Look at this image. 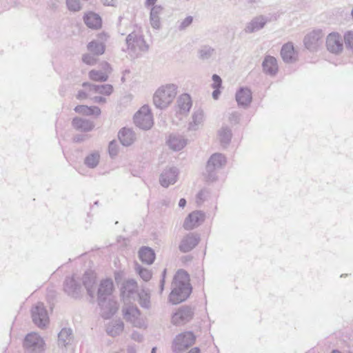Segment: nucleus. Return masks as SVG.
I'll list each match as a JSON object with an SVG mask.
<instances>
[{
  "instance_id": "nucleus-26",
  "label": "nucleus",
  "mask_w": 353,
  "mask_h": 353,
  "mask_svg": "<svg viewBox=\"0 0 353 353\" xmlns=\"http://www.w3.org/2000/svg\"><path fill=\"white\" fill-rule=\"evenodd\" d=\"M164 8L162 6H156L150 8V22L151 26L156 30L161 28L160 15L163 13Z\"/></svg>"
},
{
  "instance_id": "nucleus-44",
  "label": "nucleus",
  "mask_w": 353,
  "mask_h": 353,
  "mask_svg": "<svg viewBox=\"0 0 353 353\" xmlns=\"http://www.w3.org/2000/svg\"><path fill=\"white\" fill-rule=\"evenodd\" d=\"M108 151H109L110 156L111 157H114L117 155L119 149H118V145H117V143L116 141L113 140L110 142L109 145H108Z\"/></svg>"
},
{
  "instance_id": "nucleus-29",
  "label": "nucleus",
  "mask_w": 353,
  "mask_h": 353,
  "mask_svg": "<svg viewBox=\"0 0 353 353\" xmlns=\"http://www.w3.org/2000/svg\"><path fill=\"white\" fill-rule=\"evenodd\" d=\"M82 86L84 88L88 87L90 91L108 96L111 94L113 91V87L110 84L95 85L88 82H84L82 84Z\"/></svg>"
},
{
  "instance_id": "nucleus-15",
  "label": "nucleus",
  "mask_w": 353,
  "mask_h": 353,
  "mask_svg": "<svg viewBox=\"0 0 353 353\" xmlns=\"http://www.w3.org/2000/svg\"><path fill=\"white\" fill-rule=\"evenodd\" d=\"M326 47L329 52L339 54L343 50V41L339 33L332 32L326 39Z\"/></svg>"
},
{
  "instance_id": "nucleus-38",
  "label": "nucleus",
  "mask_w": 353,
  "mask_h": 353,
  "mask_svg": "<svg viewBox=\"0 0 353 353\" xmlns=\"http://www.w3.org/2000/svg\"><path fill=\"white\" fill-rule=\"evenodd\" d=\"M137 295L139 296V303L140 305L142 307L149 308L150 307V293L145 290H141Z\"/></svg>"
},
{
  "instance_id": "nucleus-40",
  "label": "nucleus",
  "mask_w": 353,
  "mask_h": 353,
  "mask_svg": "<svg viewBox=\"0 0 353 353\" xmlns=\"http://www.w3.org/2000/svg\"><path fill=\"white\" fill-rule=\"evenodd\" d=\"M136 271L139 274L140 277L145 281H149L152 277L151 272L149 270L143 268L140 265L137 264Z\"/></svg>"
},
{
  "instance_id": "nucleus-59",
  "label": "nucleus",
  "mask_w": 353,
  "mask_h": 353,
  "mask_svg": "<svg viewBox=\"0 0 353 353\" xmlns=\"http://www.w3.org/2000/svg\"><path fill=\"white\" fill-rule=\"evenodd\" d=\"M84 140V136L83 135H77L74 137V141L75 142H81Z\"/></svg>"
},
{
  "instance_id": "nucleus-48",
  "label": "nucleus",
  "mask_w": 353,
  "mask_h": 353,
  "mask_svg": "<svg viewBox=\"0 0 353 353\" xmlns=\"http://www.w3.org/2000/svg\"><path fill=\"white\" fill-rule=\"evenodd\" d=\"M196 244H180L179 250L182 252H188L191 251Z\"/></svg>"
},
{
  "instance_id": "nucleus-10",
  "label": "nucleus",
  "mask_w": 353,
  "mask_h": 353,
  "mask_svg": "<svg viewBox=\"0 0 353 353\" xmlns=\"http://www.w3.org/2000/svg\"><path fill=\"white\" fill-rule=\"evenodd\" d=\"M125 41L128 49L131 50L134 52H136L137 50L144 52L148 50V45L143 37L137 34L135 32L129 34Z\"/></svg>"
},
{
  "instance_id": "nucleus-2",
  "label": "nucleus",
  "mask_w": 353,
  "mask_h": 353,
  "mask_svg": "<svg viewBox=\"0 0 353 353\" xmlns=\"http://www.w3.org/2000/svg\"><path fill=\"white\" fill-rule=\"evenodd\" d=\"M172 290L169 296L170 301L174 305L185 301L192 292L190 276L184 270H179L172 283Z\"/></svg>"
},
{
  "instance_id": "nucleus-11",
  "label": "nucleus",
  "mask_w": 353,
  "mask_h": 353,
  "mask_svg": "<svg viewBox=\"0 0 353 353\" xmlns=\"http://www.w3.org/2000/svg\"><path fill=\"white\" fill-rule=\"evenodd\" d=\"M194 316V310L190 306H182L172 315V322L174 325H183L189 322Z\"/></svg>"
},
{
  "instance_id": "nucleus-12",
  "label": "nucleus",
  "mask_w": 353,
  "mask_h": 353,
  "mask_svg": "<svg viewBox=\"0 0 353 353\" xmlns=\"http://www.w3.org/2000/svg\"><path fill=\"white\" fill-rule=\"evenodd\" d=\"M179 170L176 167L165 168L159 176V183L163 188L174 184L179 176Z\"/></svg>"
},
{
  "instance_id": "nucleus-62",
  "label": "nucleus",
  "mask_w": 353,
  "mask_h": 353,
  "mask_svg": "<svg viewBox=\"0 0 353 353\" xmlns=\"http://www.w3.org/2000/svg\"><path fill=\"white\" fill-rule=\"evenodd\" d=\"M156 350H157V347H152V349L151 350V353H156Z\"/></svg>"
},
{
  "instance_id": "nucleus-39",
  "label": "nucleus",
  "mask_w": 353,
  "mask_h": 353,
  "mask_svg": "<svg viewBox=\"0 0 353 353\" xmlns=\"http://www.w3.org/2000/svg\"><path fill=\"white\" fill-rule=\"evenodd\" d=\"M214 49L209 46H203L198 51L199 58L201 60L209 59L214 54Z\"/></svg>"
},
{
  "instance_id": "nucleus-23",
  "label": "nucleus",
  "mask_w": 353,
  "mask_h": 353,
  "mask_svg": "<svg viewBox=\"0 0 353 353\" xmlns=\"http://www.w3.org/2000/svg\"><path fill=\"white\" fill-rule=\"evenodd\" d=\"M85 24L91 29L97 30L102 26V19L99 14L94 12L85 13L83 17Z\"/></svg>"
},
{
  "instance_id": "nucleus-41",
  "label": "nucleus",
  "mask_w": 353,
  "mask_h": 353,
  "mask_svg": "<svg viewBox=\"0 0 353 353\" xmlns=\"http://www.w3.org/2000/svg\"><path fill=\"white\" fill-rule=\"evenodd\" d=\"M65 3L68 9L71 12H78L82 8L79 0H66Z\"/></svg>"
},
{
  "instance_id": "nucleus-22",
  "label": "nucleus",
  "mask_w": 353,
  "mask_h": 353,
  "mask_svg": "<svg viewBox=\"0 0 353 353\" xmlns=\"http://www.w3.org/2000/svg\"><path fill=\"white\" fill-rule=\"evenodd\" d=\"M263 71L268 75L275 76L278 72V64L275 57L267 55L262 63Z\"/></svg>"
},
{
  "instance_id": "nucleus-64",
  "label": "nucleus",
  "mask_w": 353,
  "mask_h": 353,
  "mask_svg": "<svg viewBox=\"0 0 353 353\" xmlns=\"http://www.w3.org/2000/svg\"><path fill=\"white\" fill-rule=\"evenodd\" d=\"M249 1H250V3H252V2H254V1H255V0H249Z\"/></svg>"
},
{
  "instance_id": "nucleus-45",
  "label": "nucleus",
  "mask_w": 353,
  "mask_h": 353,
  "mask_svg": "<svg viewBox=\"0 0 353 353\" xmlns=\"http://www.w3.org/2000/svg\"><path fill=\"white\" fill-rule=\"evenodd\" d=\"M101 110L97 106H88L87 105V110H85V115L86 116H99L101 114Z\"/></svg>"
},
{
  "instance_id": "nucleus-32",
  "label": "nucleus",
  "mask_w": 353,
  "mask_h": 353,
  "mask_svg": "<svg viewBox=\"0 0 353 353\" xmlns=\"http://www.w3.org/2000/svg\"><path fill=\"white\" fill-rule=\"evenodd\" d=\"M72 341V331L70 328H63L58 335V345L65 347Z\"/></svg>"
},
{
  "instance_id": "nucleus-47",
  "label": "nucleus",
  "mask_w": 353,
  "mask_h": 353,
  "mask_svg": "<svg viewBox=\"0 0 353 353\" xmlns=\"http://www.w3.org/2000/svg\"><path fill=\"white\" fill-rule=\"evenodd\" d=\"M212 79L213 81V83L212 84V88H220L222 84V80L221 77L218 74H214L212 75Z\"/></svg>"
},
{
  "instance_id": "nucleus-19",
  "label": "nucleus",
  "mask_w": 353,
  "mask_h": 353,
  "mask_svg": "<svg viewBox=\"0 0 353 353\" xmlns=\"http://www.w3.org/2000/svg\"><path fill=\"white\" fill-rule=\"evenodd\" d=\"M81 285L73 277H67L64 281V291L70 296L77 298L81 294Z\"/></svg>"
},
{
  "instance_id": "nucleus-42",
  "label": "nucleus",
  "mask_w": 353,
  "mask_h": 353,
  "mask_svg": "<svg viewBox=\"0 0 353 353\" xmlns=\"http://www.w3.org/2000/svg\"><path fill=\"white\" fill-rule=\"evenodd\" d=\"M201 241V239L198 233L190 232L183 237L181 243H199Z\"/></svg>"
},
{
  "instance_id": "nucleus-36",
  "label": "nucleus",
  "mask_w": 353,
  "mask_h": 353,
  "mask_svg": "<svg viewBox=\"0 0 353 353\" xmlns=\"http://www.w3.org/2000/svg\"><path fill=\"white\" fill-rule=\"evenodd\" d=\"M203 119V110L200 109L196 110L192 114V121H191L189 123L188 130H196L198 129L199 125H200L202 123Z\"/></svg>"
},
{
  "instance_id": "nucleus-24",
  "label": "nucleus",
  "mask_w": 353,
  "mask_h": 353,
  "mask_svg": "<svg viewBox=\"0 0 353 353\" xmlns=\"http://www.w3.org/2000/svg\"><path fill=\"white\" fill-rule=\"evenodd\" d=\"M102 65L104 72L95 70H92L90 71L89 77L90 79L101 82L106 81L108 80V74L110 73L112 70L110 65L107 62H104L103 63Z\"/></svg>"
},
{
  "instance_id": "nucleus-53",
  "label": "nucleus",
  "mask_w": 353,
  "mask_h": 353,
  "mask_svg": "<svg viewBox=\"0 0 353 353\" xmlns=\"http://www.w3.org/2000/svg\"><path fill=\"white\" fill-rule=\"evenodd\" d=\"M230 121L231 122L238 123L239 121V114L237 112L232 113L230 117Z\"/></svg>"
},
{
  "instance_id": "nucleus-13",
  "label": "nucleus",
  "mask_w": 353,
  "mask_h": 353,
  "mask_svg": "<svg viewBox=\"0 0 353 353\" xmlns=\"http://www.w3.org/2000/svg\"><path fill=\"white\" fill-rule=\"evenodd\" d=\"M323 34L321 30H315L307 34L303 40L305 48L310 51H315L322 43Z\"/></svg>"
},
{
  "instance_id": "nucleus-17",
  "label": "nucleus",
  "mask_w": 353,
  "mask_h": 353,
  "mask_svg": "<svg viewBox=\"0 0 353 353\" xmlns=\"http://www.w3.org/2000/svg\"><path fill=\"white\" fill-rule=\"evenodd\" d=\"M108 35L105 33L99 34L100 40H93L88 43L87 48L88 50L94 55H101L105 52V46L103 41H106Z\"/></svg>"
},
{
  "instance_id": "nucleus-21",
  "label": "nucleus",
  "mask_w": 353,
  "mask_h": 353,
  "mask_svg": "<svg viewBox=\"0 0 353 353\" xmlns=\"http://www.w3.org/2000/svg\"><path fill=\"white\" fill-rule=\"evenodd\" d=\"M83 284L88 294L94 298L96 290V276L92 271H87L83 276Z\"/></svg>"
},
{
  "instance_id": "nucleus-6",
  "label": "nucleus",
  "mask_w": 353,
  "mask_h": 353,
  "mask_svg": "<svg viewBox=\"0 0 353 353\" xmlns=\"http://www.w3.org/2000/svg\"><path fill=\"white\" fill-rule=\"evenodd\" d=\"M225 157L220 153L213 154L207 162L206 172L208 181H213L216 178V170H219L225 165Z\"/></svg>"
},
{
  "instance_id": "nucleus-37",
  "label": "nucleus",
  "mask_w": 353,
  "mask_h": 353,
  "mask_svg": "<svg viewBox=\"0 0 353 353\" xmlns=\"http://www.w3.org/2000/svg\"><path fill=\"white\" fill-rule=\"evenodd\" d=\"M219 135L221 144L224 146L228 145L232 139V131L228 126H223L219 131Z\"/></svg>"
},
{
  "instance_id": "nucleus-14",
  "label": "nucleus",
  "mask_w": 353,
  "mask_h": 353,
  "mask_svg": "<svg viewBox=\"0 0 353 353\" xmlns=\"http://www.w3.org/2000/svg\"><path fill=\"white\" fill-rule=\"evenodd\" d=\"M205 213L200 210H195L190 213L183 222L185 230H192L201 225L205 221Z\"/></svg>"
},
{
  "instance_id": "nucleus-52",
  "label": "nucleus",
  "mask_w": 353,
  "mask_h": 353,
  "mask_svg": "<svg viewBox=\"0 0 353 353\" xmlns=\"http://www.w3.org/2000/svg\"><path fill=\"white\" fill-rule=\"evenodd\" d=\"M88 98V94L84 90H79L77 94V99L81 100Z\"/></svg>"
},
{
  "instance_id": "nucleus-58",
  "label": "nucleus",
  "mask_w": 353,
  "mask_h": 353,
  "mask_svg": "<svg viewBox=\"0 0 353 353\" xmlns=\"http://www.w3.org/2000/svg\"><path fill=\"white\" fill-rule=\"evenodd\" d=\"M214 90L212 92V97L214 99H217L221 94V91L219 90V88H214Z\"/></svg>"
},
{
  "instance_id": "nucleus-30",
  "label": "nucleus",
  "mask_w": 353,
  "mask_h": 353,
  "mask_svg": "<svg viewBox=\"0 0 353 353\" xmlns=\"http://www.w3.org/2000/svg\"><path fill=\"white\" fill-rule=\"evenodd\" d=\"M118 138L121 143L124 146L130 145L135 140L134 132L131 129L126 128H123L119 130Z\"/></svg>"
},
{
  "instance_id": "nucleus-43",
  "label": "nucleus",
  "mask_w": 353,
  "mask_h": 353,
  "mask_svg": "<svg viewBox=\"0 0 353 353\" xmlns=\"http://www.w3.org/2000/svg\"><path fill=\"white\" fill-rule=\"evenodd\" d=\"M97 55L85 54L82 57V61L87 65H93L97 63V59L96 58Z\"/></svg>"
},
{
  "instance_id": "nucleus-1",
  "label": "nucleus",
  "mask_w": 353,
  "mask_h": 353,
  "mask_svg": "<svg viewBox=\"0 0 353 353\" xmlns=\"http://www.w3.org/2000/svg\"><path fill=\"white\" fill-rule=\"evenodd\" d=\"M114 289L112 279L102 280L97 289V301L101 308V315L105 319H110L118 309L117 302L111 298Z\"/></svg>"
},
{
  "instance_id": "nucleus-28",
  "label": "nucleus",
  "mask_w": 353,
  "mask_h": 353,
  "mask_svg": "<svg viewBox=\"0 0 353 353\" xmlns=\"http://www.w3.org/2000/svg\"><path fill=\"white\" fill-rule=\"evenodd\" d=\"M167 143L170 148L174 151L182 150L187 144V139L179 134H170Z\"/></svg>"
},
{
  "instance_id": "nucleus-61",
  "label": "nucleus",
  "mask_w": 353,
  "mask_h": 353,
  "mask_svg": "<svg viewBox=\"0 0 353 353\" xmlns=\"http://www.w3.org/2000/svg\"><path fill=\"white\" fill-rule=\"evenodd\" d=\"M203 191H200V192L197 194V195H196L197 199H199V200H202V199H203V197H202V196H203Z\"/></svg>"
},
{
  "instance_id": "nucleus-63",
  "label": "nucleus",
  "mask_w": 353,
  "mask_h": 353,
  "mask_svg": "<svg viewBox=\"0 0 353 353\" xmlns=\"http://www.w3.org/2000/svg\"><path fill=\"white\" fill-rule=\"evenodd\" d=\"M332 353H341L338 350H333Z\"/></svg>"
},
{
  "instance_id": "nucleus-4",
  "label": "nucleus",
  "mask_w": 353,
  "mask_h": 353,
  "mask_svg": "<svg viewBox=\"0 0 353 353\" xmlns=\"http://www.w3.org/2000/svg\"><path fill=\"white\" fill-rule=\"evenodd\" d=\"M196 341L192 332H184L179 334L172 343V350L175 353H181L191 347Z\"/></svg>"
},
{
  "instance_id": "nucleus-51",
  "label": "nucleus",
  "mask_w": 353,
  "mask_h": 353,
  "mask_svg": "<svg viewBox=\"0 0 353 353\" xmlns=\"http://www.w3.org/2000/svg\"><path fill=\"white\" fill-rule=\"evenodd\" d=\"M102 3L105 6H113L116 7V1L115 0H101Z\"/></svg>"
},
{
  "instance_id": "nucleus-35",
  "label": "nucleus",
  "mask_w": 353,
  "mask_h": 353,
  "mask_svg": "<svg viewBox=\"0 0 353 353\" xmlns=\"http://www.w3.org/2000/svg\"><path fill=\"white\" fill-rule=\"evenodd\" d=\"M100 154L98 151H94L84 159V164L89 168H95L99 163Z\"/></svg>"
},
{
  "instance_id": "nucleus-3",
  "label": "nucleus",
  "mask_w": 353,
  "mask_h": 353,
  "mask_svg": "<svg viewBox=\"0 0 353 353\" xmlns=\"http://www.w3.org/2000/svg\"><path fill=\"white\" fill-rule=\"evenodd\" d=\"M176 90L177 86L174 84L162 85L154 94V105L161 110L166 108L175 99Z\"/></svg>"
},
{
  "instance_id": "nucleus-55",
  "label": "nucleus",
  "mask_w": 353,
  "mask_h": 353,
  "mask_svg": "<svg viewBox=\"0 0 353 353\" xmlns=\"http://www.w3.org/2000/svg\"><path fill=\"white\" fill-rule=\"evenodd\" d=\"M157 1V0H146L145 1V6L148 8L156 6L157 5H155V4H156Z\"/></svg>"
},
{
  "instance_id": "nucleus-16",
  "label": "nucleus",
  "mask_w": 353,
  "mask_h": 353,
  "mask_svg": "<svg viewBox=\"0 0 353 353\" xmlns=\"http://www.w3.org/2000/svg\"><path fill=\"white\" fill-rule=\"evenodd\" d=\"M138 285L133 279L123 281L121 285V295L123 299L134 298L137 292Z\"/></svg>"
},
{
  "instance_id": "nucleus-34",
  "label": "nucleus",
  "mask_w": 353,
  "mask_h": 353,
  "mask_svg": "<svg viewBox=\"0 0 353 353\" xmlns=\"http://www.w3.org/2000/svg\"><path fill=\"white\" fill-rule=\"evenodd\" d=\"M124 324L122 321H112L107 327V333L111 336H116L122 333Z\"/></svg>"
},
{
  "instance_id": "nucleus-27",
  "label": "nucleus",
  "mask_w": 353,
  "mask_h": 353,
  "mask_svg": "<svg viewBox=\"0 0 353 353\" xmlns=\"http://www.w3.org/2000/svg\"><path fill=\"white\" fill-rule=\"evenodd\" d=\"M268 20L264 16H259L254 18L248 23L245 28V32L247 33H252L262 29L266 24Z\"/></svg>"
},
{
  "instance_id": "nucleus-60",
  "label": "nucleus",
  "mask_w": 353,
  "mask_h": 353,
  "mask_svg": "<svg viewBox=\"0 0 353 353\" xmlns=\"http://www.w3.org/2000/svg\"><path fill=\"white\" fill-rule=\"evenodd\" d=\"M186 200L184 198H182L179 200V206L180 208H184L186 205Z\"/></svg>"
},
{
  "instance_id": "nucleus-9",
  "label": "nucleus",
  "mask_w": 353,
  "mask_h": 353,
  "mask_svg": "<svg viewBox=\"0 0 353 353\" xmlns=\"http://www.w3.org/2000/svg\"><path fill=\"white\" fill-rule=\"evenodd\" d=\"M32 321L40 328H44L49 323L48 312L41 303H38L31 310Z\"/></svg>"
},
{
  "instance_id": "nucleus-18",
  "label": "nucleus",
  "mask_w": 353,
  "mask_h": 353,
  "mask_svg": "<svg viewBox=\"0 0 353 353\" xmlns=\"http://www.w3.org/2000/svg\"><path fill=\"white\" fill-rule=\"evenodd\" d=\"M281 56L286 63H292L297 61L298 54L294 50V46L289 42L284 44L281 50Z\"/></svg>"
},
{
  "instance_id": "nucleus-5",
  "label": "nucleus",
  "mask_w": 353,
  "mask_h": 353,
  "mask_svg": "<svg viewBox=\"0 0 353 353\" xmlns=\"http://www.w3.org/2000/svg\"><path fill=\"white\" fill-rule=\"evenodd\" d=\"M25 353H42L44 350V341L37 333L26 335L23 341Z\"/></svg>"
},
{
  "instance_id": "nucleus-49",
  "label": "nucleus",
  "mask_w": 353,
  "mask_h": 353,
  "mask_svg": "<svg viewBox=\"0 0 353 353\" xmlns=\"http://www.w3.org/2000/svg\"><path fill=\"white\" fill-rule=\"evenodd\" d=\"M74 110L77 113L85 115V110H87V105H77Z\"/></svg>"
},
{
  "instance_id": "nucleus-46",
  "label": "nucleus",
  "mask_w": 353,
  "mask_h": 353,
  "mask_svg": "<svg viewBox=\"0 0 353 353\" xmlns=\"http://www.w3.org/2000/svg\"><path fill=\"white\" fill-rule=\"evenodd\" d=\"M193 21V18L191 16L185 17L180 23L179 26V30H183L191 25Z\"/></svg>"
},
{
  "instance_id": "nucleus-8",
  "label": "nucleus",
  "mask_w": 353,
  "mask_h": 353,
  "mask_svg": "<svg viewBox=\"0 0 353 353\" xmlns=\"http://www.w3.org/2000/svg\"><path fill=\"white\" fill-rule=\"evenodd\" d=\"M124 319L132 323L133 326L142 328L145 327V322L141 318V314L137 307L134 305H125L122 310Z\"/></svg>"
},
{
  "instance_id": "nucleus-50",
  "label": "nucleus",
  "mask_w": 353,
  "mask_h": 353,
  "mask_svg": "<svg viewBox=\"0 0 353 353\" xmlns=\"http://www.w3.org/2000/svg\"><path fill=\"white\" fill-rule=\"evenodd\" d=\"M165 274H166V269H164L163 272H162V278H161V279L160 281V292H161V293L163 290L164 284H165Z\"/></svg>"
},
{
  "instance_id": "nucleus-56",
  "label": "nucleus",
  "mask_w": 353,
  "mask_h": 353,
  "mask_svg": "<svg viewBox=\"0 0 353 353\" xmlns=\"http://www.w3.org/2000/svg\"><path fill=\"white\" fill-rule=\"evenodd\" d=\"M93 101L95 103H103L106 101V99H105V98H104L103 97H94L93 98Z\"/></svg>"
},
{
  "instance_id": "nucleus-7",
  "label": "nucleus",
  "mask_w": 353,
  "mask_h": 353,
  "mask_svg": "<svg viewBox=\"0 0 353 353\" xmlns=\"http://www.w3.org/2000/svg\"><path fill=\"white\" fill-rule=\"evenodd\" d=\"M135 125L142 130H149L153 125L152 114L148 105H143L134 114Z\"/></svg>"
},
{
  "instance_id": "nucleus-20",
  "label": "nucleus",
  "mask_w": 353,
  "mask_h": 353,
  "mask_svg": "<svg viewBox=\"0 0 353 353\" xmlns=\"http://www.w3.org/2000/svg\"><path fill=\"white\" fill-rule=\"evenodd\" d=\"M235 97L238 105L243 108H248L252 100V92L248 88H240Z\"/></svg>"
},
{
  "instance_id": "nucleus-31",
  "label": "nucleus",
  "mask_w": 353,
  "mask_h": 353,
  "mask_svg": "<svg viewBox=\"0 0 353 353\" xmlns=\"http://www.w3.org/2000/svg\"><path fill=\"white\" fill-rule=\"evenodd\" d=\"M139 257L143 263L151 265L154 261L155 252L151 248L143 246L139 251Z\"/></svg>"
},
{
  "instance_id": "nucleus-25",
  "label": "nucleus",
  "mask_w": 353,
  "mask_h": 353,
  "mask_svg": "<svg viewBox=\"0 0 353 353\" xmlns=\"http://www.w3.org/2000/svg\"><path fill=\"white\" fill-rule=\"evenodd\" d=\"M72 125L77 130L85 132H90L94 128L92 121L80 117H74L72 121Z\"/></svg>"
},
{
  "instance_id": "nucleus-54",
  "label": "nucleus",
  "mask_w": 353,
  "mask_h": 353,
  "mask_svg": "<svg viewBox=\"0 0 353 353\" xmlns=\"http://www.w3.org/2000/svg\"><path fill=\"white\" fill-rule=\"evenodd\" d=\"M132 339H134V341H137L140 342L142 341L143 336L139 332H134L132 334Z\"/></svg>"
},
{
  "instance_id": "nucleus-57",
  "label": "nucleus",
  "mask_w": 353,
  "mask_h": 353,
  "mask_svg": "<svg viewBox=\"0 0 353 353\" xmlns=\"http://www.w3.org/2000/svg\"><path fill=\"white\" fill-rule=\"evenodd\" d=\"M128 353H137V346L134 345H130L128 346Z\"/></svg>"
},
{
  "instance_id": "nucleus-33",
  "label": "nucleus",
  "mask_w": 353,
  "mask_h": 353,
  "mask_svg": "<svg viewBox=\"0 0 353 353\" xmlns=\"http://www.w3.org/2000/svg\"><path fill=\"white\" fill-rule=\"evenodd\" d=\"M178 106L181 113H187L192 107V100L188 94H181L177 100Z\"/></svg>"
}]
</instances>
